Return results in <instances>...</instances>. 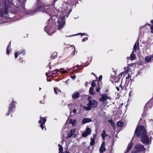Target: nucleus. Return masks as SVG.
I'll list each match as a JSON object with an SVG mask.
<instances>
[{"mask_svg":"<svg viewBox=\"0 0 153 153\" xmlns=\"http://www.w3.org/2000/svg\"><path fill=\"white\" fill-rule=\"evenodd\" d=\"M134 134L137 136H141V142L145 145H149L151 143V140L147 135V132L143 126H140L136 129Z\"/></svg>","mask_w":153,"mask_h":153,"instance_id":"obj_1","label":"nucleus"},{"mask_svg":"<svg viewBox=\"0 0 153 153\" xmlns=\"http://www.w3.org/2000/svg\"><path fill=\"white\" fill-rule=\"evenodd\" d=\"M12 4L8 0H4V2L0 3V14L1 16H4L7 14V9L12 5Z\"/></svg>","mask_w":153,"mask_h":153,"instance_id":"obj_2","label":"nucleus"},{"mask_svg":"<svg viewBox=\"0 0 153 153\" xmlns=\"http://www.w3.org/2000/svg\"><path fill=\"white\" fill-rule=\"evenodd\" d=\"M40 11L49 13L50 11V8L48 6H44L42 3L38 4L35 9L30 11L29 13H34Z\"/></svg>","mask_w":153,"mask_h":153,"instance_id":"obj_3","label":"nucleus"},{"mask_svg":"<svg viewBox=\"0 0 153 153\" xmlns=\"http://www.w3.org/2000/svg\"><path fill=\"white\" fill-rule=\"evenodd\" d=\"M65 15L62 14L58 18L56 24L58 30H60L62 29L65 24Z\"/></svg>","mask_w":153,"mask_h":153,"instance_id":"obj_4","label":"nucleus"},{"mask_svg":"<svg viewBox=\"0 0 153 153\" xmlns=\"http://www.w3.org/2000/svg\"><path fill=\"white\" fill-rule=\"evenodd\" d=\"M97 104V102L94 100H92L89 101L88 103L87 104V106H82V107L85 111L91 110L92 108L96 107Z\"/></svg>","mask_w":153,"mask_h":153,"instance_id":"obj_5","label":"nucleus"},{"mask_svg":"<svg viewBox=\"0 0 153 153\" xmlns=\"http://www.w3.org/2000/svg\"><path fill=\"white\" fill-rule=\"evenodd\" d=\"M145 149L143 146L140 144L136 145L134 147V150L132 153H140L141 152H145Z\"/></svg>","mask_w":153,"mask_h":153,"instance_id":"obj_6","label":"nucleus"},{"mask_svg":"<svg viewBox=\"0 0 153 153\" xmlns=\"http://www.w3.org/2000/svg\"><path fill=\"white\" fill-rule=\"evenodd\" d=\"M109 100L110 101L111 100V98L110 97H108L106 94H103L101 95V97L99 99V100L103 102V105L104 106L106 105L107 103V100Z\"/></svg>","mask_w":153,"mask_h":153,"instance_id":"obj_7","label":"nucleus"},{"mask_svg":"<svg viewBox=\"0 0 153 153\" xmlns=\"http://www.w3.org/2000/svg\"><path fill=\"white\" fill-rule=\"evenodd\" d=\"M23 1V0L20 1L19 0H13V5L17 7H21L22 9V11H23L25 10V5H21V2Z\"/></svg>","mask_w":153,"mask_h":153,"instance_id":"obj_8","label":"nucleus"},{"mask_svg":"<svg viewBox=\"0 0 153 153\" xmlns=\"http://www.w3.org/2000/svg\"><path fill=\"white\" fill-rule=\"evenodd\" d=\"M46 121V119L45 117H41L39 121V123L40 124V127L42 130H43L44 128L45 127V123Z\"/></svg>","mask_w":153,"mask_h":153,"instance_id":"obj_9","label":"nucleus"},{"mask_svg":"<svg viewBox=\"0 0 153 153\" xmlns=\"http://www.w3.org/2000/svg\"><path fill=\"white\" fill-rule=\"evenodd\" d=\"M52 21L50 20L47 22V26H46L45 28V30L46 31L48 34H49L50 31H49L51 27Z\"/></svg>","mask_w":153,"mask_h":153,"instance_id":"obj_10","label":"nucleus"},{"mask_svg":"<svg viewBox=\"0 0 153 153\" xmlns=\"http://www.w3.org/2000/svg\"><path fill=\"white\" fill-rule=\"evenodd\" d=\"M15 102L13 101L11 103L9 107L8 111L7 114V115H9L11 113V112L12 111V109L15 108Z\"/></svg>","mask_w":153,"mask_h":153,"instance_id":"obj_11","label":"nucleus"},{"mask_svg":"<svg viewBox=\"0 0 153 153\" xmlns=\"http://www.w3.org/2000/svg\"><path fill=\"white\" fill-rule=\"evenodd\" d=\"M145 61L146 62H151L153 60V54L150 55H148L145 57Z\"/></svg>","mask_w":153,"mask_h":153,"instance_id":"obj_12","label":"nucleus"},{"mask_svg":"<svg viewBox=\"0 0 153 153\" xmlns=\"http://www.w3.org/2000/svg\"><path fill=\"white\" fill-rule=\"evenodd\" d=\"M21 54H22L23 55H24L25 54V51L24 49H22L20 51H17L15 53V57L16 59L17 58L18 55H20Z\"/></svg>","mask_w":153,"mask_h":153,"instance_id":"obj_13","label":"nucleus"},{"mask_svg":"<svg viewBox=\"0 0 153 153\" xmlns=\"http://www.w3.org/2000/svg\"><path fill=\"white\" fill-rule=\"evenodd\" d=\"M105 143L104 142H103L101 145V146L100 149V153H102L104 152L105 150Z\"/></svg>","mask_w":153,"mask_h":153,"instance_id":"obj_14","label":"nucleus"},{"mask_svg":"<svg viewBox=\"0 0 153 153\" xmlns=\"http://www.w3.org/2000/svg\"><path fill=\"white\" fill-rule=\"evenodd\" d=\"M139 42L138 41H137L134 44V47L133 51H135L136 50H138L139 49Z\"/></svg>","mask_w":153,"mask_h":153,"instance_id":"obj_15","label":"nucleus"},{"mask_svg":"<svg viewBox=\"0 0 153 153\" xmlns=\"http://www.w3.org/2000/svg\"><path fill=\"white\" fill-rule=\"evenodd\" d=\"M75 132V129H72L68 133L67 138L71 137L72 135H73Z\"/></svg>","mask_w":153,"mask_h":153,"instance_id":"obj_16","label":"nucleus"},{"mask_svg":"<svg viewBox=\"0 0 153 153\" xmlns=\"http://www.w3.org/2000/svg\"><path fill=\"white\" fill-rule=\"evenodd\" d=\"M79 94L78 92H74L72 95V97L74 99H77L79 97Z\"/></svg>","mask_w":153,"mask_h":153,"instance_id":"obj_17","label":"nucleus"},{"mask_svg":"<svg viewBox=\"0 0 153 153\" xmlns=\"http://www.w3.org/2000/svg\"><path fill=\"white\" fill-rule=\"evenodd\" d=\"M91 121V119L89 118H85L83 119L82 121L83 124H85L86 123L90 122Z\"/></svg>","mask_w":153,"mask_h":153,"instance_id":"obj_18","label":"nucleus"},{"mask_svg":"<svg viewBox=\"0 0 153 153\" xmlns=\"http://www.w3.org/2000/svg\"><path fill=\"white\" fill-rule=\"evenodd\" d=\"M69 124H72L73 126H75L76 124V120H73L72 119H70L69 120Z\"/></svg>","mask_w":153,"mask_h":153,"instance_id":"obj_19","label":"nucleus"},{"mask_svg":"<svg viewBox=\"0 0 153 153\" xmlns=\"http://www.w3.org/2000/svg\"><path fill=\"white\" fill-rule=\"evenodd\" d=\"M133 146V143L131 142L130 143H129L127 148V149L126 150V152H125V153H127L128 152L130 149Z\"/></svg>","mask_w":153,"mask_h":153,"instance_id":"obj_20","label":"nucleus"},{"mask_svg":"<svg viewBox=\"0 0 153 153\" xmlns=\"http://www.w3.org/2000/svg\"><path fill=\"white\" fill-rule=\"evenodd\" d=\"M10 46H11V44H10V42L9 43V44L8 45V46L7 48L6 53H7V54L8 55L9 54H10Z\"/></svg>","mask_w":153,"mask_h":153,"instance_id":"obj_21","label":"nucleus"},{"mask_svg":"<svg viewBox=\"0 0 153 153\" xmlns=\"http://www.w3.org/2000/svg\"><path fill=\"white\" fill-rule=\"evenodd\" d=\"M89 92L90 94L92 95H94L95 94L94 89L92 87H90Z\"/></svg>","mask_w":153,"mask_h":153,"instance_id":"obj_22","label":"nucleus"},{"mask_svg":"<svg viewBox=\"0 0 153 153\" xmlns=\"http://www.w3.org/2000/svg\"><path fill=\"white\" fill-rule=\"evenodd\" d=\"M57 52H54L52 54L51 56V58L52 59H53L54 58H55L57 56Z\"/></svg>","mask_w":153,"mask_h":153,"instance_id":"obj_23","label":"nucleus"},{"mask_svg":"<svg viewBox=\"0 0 153 153\" xmlns=\"http://www.w3.org/2000/svg\"><path fill=\"white\" fill-rule=\"evenodd\" d=\"M134 51H133L130 56V59L132 60L134 59L136 57L135 54L134 53Z\"/></svg>","mask_w":153,"mask_h":153,"instance_id":"obj_24","label":"nucleus"},{"mask_svg":"<svg viewBox=\"0 0 153 153\" xmlns=\"http://www.w3.org/2000/svg\"><path fill=\"white\" fill-rule=\"evenodd\" d=\"M85 131L87 133L88 135H90L91 132V130L90 128H86V130Z\"/></svg>","mask_w":153,"mask_h":153,"instance_id":"obj_25","label":"nucleus"},{"mask_svg":"<svg viewBox=\"0 0 153 153\" xmlns=\"http://www.w3.org/2000/svg\"><path fill=\"white\" fill-rule=\"evenodd\" d=\"M117 125L118 126L122 127L123 126V124L122 122L119 121L117 123Z\"/></svg>","mask_w":153,"mask_h":153,"instance_id":"obj_26","label":"nucleus"},{"mask_svg":"<svg viewBox=\"0 0 153 153\" xmlns=\"http://www.w3.org/2000/svg\"><path fill=\"white\" fill-rule=\"evenodd\" d=\"M91 142L90 143V145L93 146L94 145L95 142V140L94 138H91Z\"/></svg>","mask_w":153,"mask_h":153,"instance_id":"obj_27","label":"nucleus"},{"mask_svg":"<svg viewBox=\"0 0 153 153\" xmlns=\"http://www.w3.org/2000/svg\"><path fill=\"white\" fill-rule=\"evenodd\" d=\"M62 74H63L64 73H67V70H64L63 68H61L59 71Z\"/></svg>","mask_w":153,"mask_h":153,"instance_id":"obj_28","label":"nucleus"},{"mask_svg":"<svg viewBox=\"0 0 153 153\" xmlns=\"http://www.w3.org/2000/svg\"><path fill=\"white\" fill-rule=\"evenodd\" d=\"M131 79V77L130 75L129 74H128L127 76L126 77V81H128V82Z\"/></svg>","mask_w":153,"mask_h":153,"instance_id":"obj_29","label":"nucleus"},{"mask_svg":"<svg viewBox=\"0 0 153 153\" xmlns=\"http://www.w3.org/2000/svg\"><path fill=\"white\" fill-rule=\"evenodd\" d=\"M82 35L87 36V34H86V33H77L76 34L74 35H73V36H77V35Z\"/></svg>","mask_w":153,"mask_h":153,"instance_id":"obj_30","label":"nucleus"},{"mask_svg":"<svg viewBox=\"0 0 153 153\" xmlns=\"http://www.w3.org/2000/svg\"><path fill=\"white\" fill-rule=\"evenodd\" d=\"M106 135L105 131L104 130H103L102 134H101V136L103 139H104Z\"/></svg>","mask_w":153,"mask_h":153,"instance_id":"obj_31","label":"nucleus"},{"mask_svg":"<svg viewBox=\"0 0 153 153\" xmlns=\"http://www.w3.org/2000/svg\"><path fill=\"white\" fill-rule=\"evenodd\" d=\"M82 136L84 137H85L88 135H89L88 134L86 131H84L82 133Z\"/></svg>","mask_w":153,"mask_h":153,"instance_id":"obj_32","label":"nucleus"},{"mask_svg":"<svg viewBox=\"0 0 153 153\" xmlns=\"http://www.w3.org/2000/svg\"><path fill=\"white\" fill-rule=\"evenodd\" d=\"M59 153H63L62 151H63V148L62 146H60L59 148Z\"/></svg>","mask_w":153,"mask_h":153,"instance_id":"obj_33","label":"nucleus"},{"mask_svg":"<svg viewBox=\"0 0 153 153\" xmlns=\"http://www.w3.org/2000/svg\"><path fill=\"white\" fill-rule=\"evenodd\" d=\"M91 86L92 87H95L96 85V83L93 81L91 83Z\"/></svg>","mask_w":153,"mask_h":153,"instance_id":"obj_34","label":"nucleus"},{"mask_svg":"<svg viewBox=\"0 0 153 153\" xmlns=\"http://www.w3.org/2000/svg\"><path fill=\"white\" fill-rule=\"evenodd\" d=\"M58 71V70H55L53 71L52 74L53 75L56 74Z\"/></svg>","mask_w":153,"mask_h":153,"instance_id":"obj_35","label":"nucleus"},{"mask_svg":"<svg viewBox=\"0 0 153 153\" xmlns=\"http://www.w3.org/2000/svg\"><path fill=\"white\" fill-rule=\"evenodd\" d=\"M88 39V38L86 37H85L84 38L82 39V41L83 42H84L85 41H86V40H87V39Z\"/></svg>","mask_w":153,"mask_h":153,"instance_id":"obj_36","label":"nucleus"},{"mask_svg":"<svg viewBox=\"0 0 153 153\" xmlns=\"http://www.w3.org/2000/svg\"><path fill=\"white\" fill-rule=\"evenodd\" d=\"M151 31L152 33H153V25L151 27Z\"/></svg>","mask_w":153,"mask_h":153,"instance_id":"obj_37","label":"nucleus"},{"mask_svg":"<svg viewBox=\"0 0 153 153\" xmlns=\"http://www.w3.org/2000/svg\"><path fill=\"white\" fill-rule=\"evenodd\" d=\"M100 90V89L99 87H96V91L97 92H99Z\"/></svg>","mask_w":153,"mask_h":153,"instance_id":"obj_38","label":"nucleus"},{"mask_svg":"<svg viewBox=\"0 0 153 153\" xmlns=\"http://www.w3.org/2000/svg\"><path fill=\"white\" fill-rule=\"evenodd\" d=\"M102 76L101 75H100L99 77L98 80L99 81H101L102 79Z\"/></svg>","mask_w":153,"mask_h":153,"instance_id":"obj_39","label":"nucleus"},{"mask_svg":"<svg viewBox=\"0 0 153 153\" xmlns=\"http://www.w3.org/2000/svg\"><path fill=\"white\" fill-rule=\"evenodd\" d=\"M111 125L112 126V127L113 128H114L115 127V124L114 123V122H113L111 124Z\"/></svg>","mask_w":153,"mask_h":153,"instance_id":"obj_40","label":"nucleus"},{"mask_svg":"<svg viewBox=\"0 0 153 153\" xmlns=\"http://www.w3.org/2000/svg\"><path fill=\"white\" fill-rule=\"evenodd\" d=\"M72 104H68V107L69 108L71 109V106H72Z\"/></svg>","mask_w":153,"mask_h":153,"instance_id":"obj_41","label":"nucleus"},{"mask_svg":"<svg viewBox=\"0 0 153 153\" xmlns=\"http://www.w3.org/2000/svg\"><path fill=\"white\" fill-rule=\"evenodd\" d=\"M54 91L55 93L56 94H57V91H56V88H54Z\"/></svg>","mask_w":153,"mask_h":153,"instance_id":"obj_42","label":"nucleus"},{"mask_svg":"<svg viewBox=\"0 0 153 153\" xmlns=\"http://www.w3.org/2000/svg\"><path fill=\"white\" fill-rule=\"evenodd\" d=\"M91 96H89L88 98V100L89 101H91Z\"/></svg>","mask_w":153,"mask_h":153,"instance_id":"obj_43","label":"nucleus"},{"mask_svg":"<svg viewBox=\"0 0 153 153\" xmlns=\"http://www.w3.org/2000/svg\"><path fill=\"white\" fill-rule=\"evenodd\" d=\"M108 122L109 123H111H111H112L113 122V121L112 120H109L108 121Z\"/></svg>","mask_w":153,"mask_h":153,"instance_id":"obj_44","label":"nucleus"},{"mask_svg":"<svg viewBox=\"0 0 153 153\" xmlns=\"http://www.w3.org/2000/svg\"><path fill=\"white\" fill-rule=\"evenodd\" d=\"M71 77L73 79H74L76 78V76H71Z\"/></svg>","mask_w":153,"mask_h":153,"instance_id":"obj_45","label":"nucleus"},{"mask_svg":"<svg viewBox=\"0 0 153 153\" xmlns=\"http://www.w3.org/2000/svg\"><path fill=\"white\" fill-rule=\"evenodd\" d=\"M73 111L74 113H75L76 112V109H74L73 110Z\"/></svg>","mask_w":153,"mask_h":153,"instance_id":"obj_46","label":"nucleus"},{"mask_svg":"<svg viewBox=\"0 0 153 153\" xmlns=\"http://www.w3.org/2000/svg\"><path fill=\"white\" fill-rule=\"evenodd\" d=\"M116 88L117 89V91H119L120 90V89L118 87H116Z\"/></svg>","mask_w":153,"mask_h":153,"instance_id":"obj_47","label":"nucleus"},{"mask_svg":"<svg viewBox=\"0 0 153 153\" xmlns=\"http://www.w3.org/2000/svg\"><path fill=\"white\" fill-rule=\"evenodd\" d=\"M131 91H130L129 93V96H131Z\"/></svg>","mask_w":153,"mask_h":153,"instance_id":"obj_48","label":"nucleus"},{"mask_svg":"<svg viewBox=\"0 0 153 153\" xmlns=\"http://www.w3.org/2000/svg\"><path fill=\"white\" fill-rule=\"evenodd\" d=\"M151 22L152 23H153V20H151Z\"/></svg>","mask_w":153,"mask_h":153,"instance_id":"obj_49","label":"nucleus"},{"mask_svg":"<svg viewBox=\"0 0 153 153\" xmlns=\"http://www.w3.org/2000/svg\"><path fill=\"white\" fill-rule=\"evenodd\" d=\"M58 145L59 147H60V146H62L60 144H58Z\"/></svg>","mask_w":153,"mask_h":153,"instance_id":"obj_50","label":"nucleus"},{"mask_svg":"<svg viewBox=\"0 0 153 153\" xmlns=\"http://www.w3.org/2000/svg\"><path fill=\"white\" fill-rule=\"evenodd\" d=\"M75 46H74V53H75Z\"/></svg>","mask_w":153,"mask_h":153,"instance_id":"obj_51","label":"nucleus"},{"mask_svg":"<svg viewBox=\"0 0 153 153\" xmlns=\"http://www.w3.org/2000/svg\"><path fill=\"white\" fill-rule=\"evenodd\" d=\"M65 153H69L68 152V151H66V152H65Z\"/></svg>","mask_w":153,"mask_h":153,"instance_id":"obj_52","label":"nucleus"},{"mask_svg":"<svg viewBox=\"0 0 153 153\" xmlns=\"http://www.w3.org/2000/svg\"><path fill=\"white\" fill-rule=\"evenodd\" d=\"M67 69L68 70V71H69L70 70V69H68V68H67Z\"/></svg>","mask_w":153,"mask_h":153,"instance_id":"obj_53","label":"nucleus"},{"mask_svg":"<svg viewBox=\"0 0 153 153\" xmlns=\"http://www.w3.org/2000/svg\"><path fill=\"white\" fill-rule=\"evenodd\" d=\"M120 87L121 88V89H122V87H121L120 85Z\"/></svg>","mask_w":153,"mask_h":153,"instance_id":"obj_54","label":"nucleus"},{"mask_svg":"<svg viewBox=\"0 0 153 153\" xmlns=\"http://www.w3.org/2000/svg\"><path fill=\"white\" fill-rule=\"evenodd\" d=\"M92 74H93L94 75H95V74L94 73H92Z\"/></svg>","mask_w":153,"mask_h":153,"instance_id":"obj_55","label":"nucleus"},{"mask_svg":"<svg viewBox=\"0 0 153 153\" xmlns=\"http://www.w3.org/2000/svg\"><path fill=\"white\" fill-rule=\"evenodd\" d=\"M48 75V74H47V73H46V76H47Z\"/></svg>","mask_w":153,"mask_h":153,"instance_id":"obj_56","label":"nucleus"},{"mask_svg":"<svg viewBox=\"0 0 153 153\" xmlns=\"http://www.w3.org/2000/svg\"><path fill=\"white\" fill-rule=\"evenodd\" d=\"M41 89V88H39V90H40Z\"/></svg>","mask_w":153,"mask_h":153,"instance_id":"obj_57","label":"nucleus"},{"mask_svg":"<svg viewBox=\"0 0 153 153\" xmlns=\"http://www.w3.org/2000/svg\"><path fill=\"white\" fill-rule=\"evenodd\" d=\"M49 68H50V69H51V67H50V66L49 67Z\"/></svg>","mask_w":153,"mask_h":153,"instance_id":"obj_58","label":"nucleus"},{"mask_svg":"<svg viewBox=\"0 0 153 153\" xmlns=\"http://www.w3.org/2000/svg\"><path fill=\"white\" fill-rule=\"evenodd\" d=\"M47 81L48 82H49V80H47Z\"/></svg>","mask_w":153,"mask_h":153,"instance_id":"obj_59","label":"nucleus"},{"mask_svg":"<svg viewBox=\"0 0 153 153\" xmlns=\"http://www.w3.org/2000/svg\"><path fill=\"white\" fill-rule=\"evenodd\" d=\"M146 25H144V27H145V26Z\"/></svg>","mask_w":153,"mask_h":153,"instance_id":"obj_60","label":"nucleus"},{"mask_svg":"<svg viewBox=\"0 0 153 153\" xmlns=\"http://www.w3.org/2000/svg\"><path fill=\"white\" fill-rule=\"evenodd\" d=\"M50 64H51V62H50V63H49V65Z\"/></svg>","mask_w":153,"mask_h":153,"instance_id":"obj_61","label":"nucleus"},{"mask_svg":"<svg viewBox=\"0 0 153 153\" xmlns=\"http://www.w3.org/2000/svg\"><path fill=\"white\" fill-rule=\"evenodd\" d=\"M152 99H153V97Z\"/></svg>","mask_w":153,"mask_h":153,"instance_id":"obj_62","label":"nucleus"}]
</instances>
